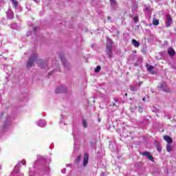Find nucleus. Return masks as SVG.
I'll list each match as a JSON object with an SVG mask.
<instances>
[{"label":"nucleus","mask_w":176,"mask_h":176,"mask_svg":"<svg viewBox=\"0 0 176 176\" xmlns=\"http://www.w3.org/2000/svg\"><path fill=\"white\" fill-rule=\"evenodd\" d=\"M113 43V42L112 41V39H107V43L106 44V52L107 56H109V58H112V57H113V52H112Z\"/></svg>","instance_id":"nucleus-1"},{"label":"nucleus","mask_w":176,"mask_h":176,"mask_svg":"<svg viewBox=\"0 0 176 176\" xmlns=\"http://www.w3.org/2000/svg\"><path fill=\"white\" fill-rule=\"evenodd\" d=\"M36 58H38V54H34L32 56L29 58V60L27 63V67L31 68V67H33Z\"/></svg>","instance_id":"nucleus-2"},{"label":"nucleus","mask_w":176,"mask_h":176,"mask_svg":"<svg viewBox=\"0 0 176 176\" xmlns=\"http://www.w3.org/2000/svg\"><path fill=\"white\" fill-rule=\"evenodd\" d=\"M140 155H142V156H144V157H147V159H148V160H151V162H155V158H153V156H152V155H151V153L148 152L147 151L141 153Z\"/></svg>","instance_id":"nucleus-3"},{"label":"nucleus","mask_w":176,"mask_h":176,"mask_svg":"<svg viewBox=\"0 0 176 176\" xmlns=\"http://www.w3.org/2000/svg\"><path fill=\"white\" fill-rule=\"evenodd\" d=\"M67 88L64 86L58 87L55 91L56 94H60V93H67Z\"/></svg>","instance_id":"nucleus-4"},{"label":"nucleus","mask_w":176,"mask_h":176,"mask_svg":"<svg viewBox=\"0 0 176 176\" xmlns=\"http://www.w3.org/2000/svg\"><path fill=\"white\" fill-rule=\"evenodd\" d=\"M166 20H167V22H166V28H168L170 27H171V23H173V19H171V16H170L169 14L166 15Z\"/></svg>","instance_id":"nucleus-5"},{"label":"nucleus","mask_w":176,"mask_h":176,"mask_svg":"<svg viewBox=\"0 0 176 176\" xmlns=\"http://www.w3.org/2000/svg\"><path fill=\"white\" fill-rule=\"evenodd\" d=\"M87 163H89V153H86L84 155V161H83L84 167H86L87 166Z\"/></svg>","instance_id":"nucleus-6"},{"label":"nucleus","mask_w":176,"mask_h":176,"mask_svg":"<svg viewBox=\"0 0 176 176\" xmlns=\"http://www.w3.org/2000/svg\"><path fill=\"white\" fill-rule=\"evenodd\" d=\"M168 54L170 57H174L175 56V50H174L172 47H169L168 49Z\"/></svg>","instance_id":"nucleus-7"},{"label":"nucleus","mask_w":176,"mask_h":176,"mask_svg":"<svg viewBox=\"0 0 176 176\" xmlns=\"http://www.w3.org/2000/svg\"><path fill=\"white\" fill-rule=\"evenodd\" d=\"M164 140H165L168 144H173V138L168 135L164 136Z\"/></svg>","instance_id":"nucleus-8"},{"label":"nucleus","mask_w":176,"mask_h":176,"mask_svg":"<svg viewBox=\"0 0 176 176\" xmlns=\"http://www.w3.org/2000/svg\"><path fill=\"white\" fill-rule=\"evenodd\" d=\"M132 45H133L135 47H140V42H138L137 40L133 39Z\"/></svg>","instance_id":"nucleus-9"},{"label":"nucleus","mask_w":176,"mask_h":176,"mask_svg":"<svg viewBox=\"0 0 176 176\" xmlns=\"http://www.w3.org/2000/svg\"><path fill=\"white\" fill-rule=\"evenodd\" d=\"M166 151L167 152H171L173 151V146L170 144H166Z\"/></svg>","instance_id":"nucleus-10"},{"label":"nucleus","mask_w":176,"mask_h":176,"mask_svg":"<svg viewBox=\"0 0 176 176\" xmlns=\"http://www.w3.org/2000/svg\"><path fill=\"white\" fill-rule=\"evenodd\" d=\"M59 57L62 60L63 64H65V58H64V54L61 53L59 54Z\"/></svg>","instance_id":"nucleus-11"},{"label":"nucleus","mask_w":176,"mask_h":176,"mask_svg":"<svg viewBox=\"0 0 176 176\" xmlns=\"http://www.w3.org/2000/svg\"><path fill=\"white\" fill-rule=\"evenodd\" d=\"M80 160H82V155H78V157L76 158L75 162L76 163V164H79V162H80Z\"/></svg>","instance_id":"nucleus-12"},{"label":"nucleus","mask_w":176,"mask_h":176,"mask_svg":"<svg viewBox=\"0 0 176 176\" xmlns=\"http://www.w3.org/2000/svg\"><path fill=\"white\" fill-rule=\"evenodd\" d=\"M129 89H130L131 91H133V92L137 91V90H138V89L137 88V86H134V87L130 86Z\"/></svg>","instance_id":"nucleus-13"},{"label":"nucleus","mask_w":176,"mask_h":176,"mask_svg":"<svg viewBox=\"0 0 176 176\" xmlns=\"http://www.w3.org/2000/svg\"><path fill=\"white\" fill-rule=\"evenodd\" d=\"M10 1H11V2H12V3L15 8H17V6H19V1H17L16 0H10Z\"/></svg>","instance_id":"nucleus-14"},{"label":"nucleus","mask_w":176,"mask_h":176,"mask_svg":"<svg viewBox=\"0 0 176 176\" xmlns=\"http://www.w3.org/2000/svg\"><path fill=\"white\" fill-rule=\"evenodd\" d=\"M100 71H101V66L98 65L96 67V68L95 69V72L96 74H98V72H100Z\"/></svg>","instance_id":"nucleus-15"},{"label":"nucleus","mask_w":176,"mask_h":176,"mask_svg":"<svg viewBox=\"0 0 176 176\" xmlns=\"http://www.w3.org/2000/svg\"><path fill=\"white\" fill-rule=\"evenodd\" d=\"M82 125L85 129H87V121H86V120H85V119H82Z\"/></svg>","instance_id":"nucleus-16"},{"label":"nucleus","mask_w":176,"mask_h":176,"mask_svg":"<svg viewBox=\"0 0 176 176\" xmlns=\"http://www.w3.org/2000/svg\"><path fill=\"white\" fill-rule=\"evenodd\" d=\"M111 6H115L116 5V0H110Z\"/></svg>","instance_id":"nucleus-17"},{"label":"nucleus","mask_w":176,"mask_h":176,"mask_svg":"<svg viewBox=\"0 0 176 176\" xmlns=\"http://www.w3.org/2000/svg\"><path fill=\"white\" fill-rule=\"evenodd\" d=\"M153 25H159V20L157 19H154L153 21Z\"/></svg>","instance_id":"nucleus-18"},{"label":"nucleus","mask_w":176,"mask_h":176,"mask_svg":"<svg viewBox=\"0 0 176 176\" xmlns=\"http://www.w3.org/2000/svg\"><path fill=\"white\" fill-rule=\"evenodd\" d=\"M148 71H149V72H152L153 70V65H149L147 67Z\"/></svg>","instance_id":"nucleus-19"},{"label":"nucleus","mask_w":176,"mask_h":176,"mask_svg":"<svg viewBox=\"0 0 176 176\" xmlns=\"http://www.w3.org/2000/svg\"><path fill=\"white\" fill-rule=\"evenodd\" d=\"M43 64V60L42 59L38 60V66L42 67Z\"/></svg>","instance_id":"nucleus-20"},{"label":"nucleus","mask_w":176,"mask_h":176,"mask_svg":"<svg viewBox=\"0 0 176 176\" xmlns=\"http://www.w3.org/2000/svg\"><path fill=\"white\" fill-rule=\"evenodd\" d=\"M138 16H135L134 18H133V21L135 22V23H138Z\"/></svg>","instance_id":"nucleus-21"},{"label":"nucleus","mask_w":176,"mask_h":176,"mask_svg":"<svg viewBox=\"0 0 176 176\" xmlns=\"http://www.w3.org/2000/svg\"><path fill=\"white\" fill-rule=\"evenodd\" d=\"M110 107H118V105L116 104H115V103H111L110 104Z\"/></svg>","instance_id":"nucleus-22"},{"label":"nucleus","mask_w":176,"mask_h":176,"mask_svg":"<svg viewBox=\"0 0 176 176\" xmlns=\"http://www.w3.org/2000/svg\"><path fill=\"white\" fill-rule=\"evenodd\" d=\"M157 149L158 152H161L162 151V148L160 146H158L157 148Z\"/></svg>","instance_id":"nucleus-23"},{"label":"nucleus","mask_w":176,"mask_h":176,"mask_svg":"<svg viewBox=\"0 0 176 176\" xmlns=\"http://www.w3.org/2000/svg\"><path fill=\"white\" fill-rule=\"evenodd\" d=\"M139 112H142V108L141 107H139Z\"/></svg>","instance_id":"nucleus-24"},{"label":"nucleus","mask_w":176,"mask_h":176,"mask_svg":"<svg viewBox=\"0 0 176 176\" xmlns=\"http://www.w3.org/2000/svg\"><path fill=\"white\" fill-rule=\"evenodd\" d=\"M114 101H116V102H118V101H119V100L116 98H114Z\"/></svg>","instance_id":"nucleus-25"},{"label":"nucleus","mask_w":176,"mask_h":176,"mask_svg":"<svg viewBox=\"0 0 176 176\" xmlns=\"http://www.w3.org/2000/svg\"><path fill=\"white\" fill-rule=\"evenodd\" d=\"M141 85H142V81H140V82H139V86H141Z\"/></svg>","instance_id":"nucleus-26"},{"label":"nucleus","mask_w":176,"mask_h":176,"mask_svg":"<svg viewBox=\"0 0 176 176\" xmlns=\"http://www.w3.org/2000/svg\"><path fill=\"white\" fill-rule=\"evenodd\" d=\"M151 74H156V72L153 71V72H151Z\"/></svg>","instance_id":"nucleus-27"},{"label":"nucleus","mask_w":176,"mask_h":176,"mask_svg":"<svg viewBox=\"0 0 176 176\" xmlns=\"http://www.w3.org/2000/svg\"><path fill=\"white\" fill-rule=\"evenodd\" d=\"M34 31H36V28H33Z\"/></svg>","instance_id":"nucleus-28"},{"label":"nucleus","mask_w":176,"mask_h":176,"mask_svg":"<svg viewBox=\"0 0 176 176\" xmlns=\"http://www.w3.org/2000/svg\"><path fill=\"white\" fill-rule=\"evenodd\" d=\"M142 101H145V98H142Z\"/></svg>","instance_id":"nucleus-29"},{"label":"nucleus","mask_w":176,"mask_h":176,"mask_svg":"<svg viewBox=\"0 0 176 176\" xmlns=\"http://www.w3.org/2000/svg\"><path fill=\"white\" fill-rule=\"evenodd\" d=\"M125 96L127 97V94H125Z\"/></svg>","instance_id":"nucleus-30"},{"label":"nucleus","mask_w":176,"mask_h":176,"mask_svg":"<svg viewBox=\"0 0 176 176\" xmlns=\"http://www.w3.org/2000/svg\"><path fill=\"white\" fill-rule=\"evenodd\" d=\"M2 167L0 166V170H1Z\"/></svg>","instance_id":"nucleus-31"},{"label":"nucleus","mask_w":176,"mask_h":176,"mask_svg":"<svg viewBox=\"0 0 176 176\" xmlns=\"http://www.w3.org/2000/svg\"><path fill=\"white\" fill-rule=\"evenodd\" d=\"M94 102H96V100H94Z\"/></svg>","instance_id":"nucleus-32"}]
</instances>
